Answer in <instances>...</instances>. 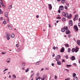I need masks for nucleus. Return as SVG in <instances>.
Returning a JSON list of instances; mask_svg holds the SVG:
<instances>
[{"instance_id": "1", "label": "nucleus", "mask_w": 80, "mask_h": 80, "mask_svg": "<svg viewBox=\"0 0 80 80\" xmlns=\"http://www.w3.org/2000/svg\"><path fill=\"white\" fill-rule=\"evenodd\" d=\"M63 15L64 17H67L68 18H71L72 17V15L71 14H69V16H68V13H66L63 14Z\"/></svg>"}, {"instance_id": "2", "label": "nucleus", "mask_w": 80, "mask_h": 80, "mask_svg": "<svg viewBox=\"0 0 80 80\" xmlns=\"http://www.w3.org/2000/svg\"><path fill=\"white\" fill-rule=\"evenodd\" d=\"M5 38H6L8 40H10V34L9 33H7L6 34V36H4Z\"/></svg>"}, {"instance_id": "3", "label": "nucleus", "mask_w": 80, "mask_h": 80, "mask_svg": "<svg viewBox=\"0 0 80 80\" xmlns=\"http://www.w3.org/2000/svg\"><path fill=\"white\" fill-rule=\"evenodd\" d=\"M61 58V56L60 55H58L56 57L55 60L56 61H58V60H60Z\"/></svg>"}, {"instance_id": "4", "label": "nucleus", "mask_w": 80, "mask_h": 80, "mask_svg": "<svg viewBox=\"0 0 80 80\" xmlns=\"http://www.w3.org/2000/svg\"><path fill=\"white\" fill-rule=\"evenodd\" d=\"M68 27L67 26L66 27V34H68L69 33H70V31L69 30H68Z\"/></svg>"}, {"instance_id": "5", "label": "nucleus", "mask_w": 80, "mask_h": 80, "mask_svg": "<svg viewBox=\"0 0 80 80\" xmlns=\"http://www.w3.org/2000/svg\"><path fill=\"white\" fill-rule=\"evenodd\" d=\"M46 79H47V75H45L43 76V78H41L42 80H45Z\"/></svg>"}, {"instance_id": "6", "label": "nucleus", "mask_w": 80, "mask_h": 80, "mask_svg": "<svg viewBox=\"0 0 80 80\" xmlns=\"http://www.w3.org/2000/svg\"><path fill=\"white\" fill-rule=\"evenodd\" d=\"M69 25H70V26H72V25H73V22H72V20H69Z\"/></svg>"}, {"instance_id": "7", "label": "nucleus", "mask_w": 80, "mask_h": 80, "mask_svg": "<svg viewBox=\"0 0 80 80\" xmlns=\"http://www.w3.org/2000/svg\"><path fill=\"white\" fill-rule=\"evenodd\" d=\"M74 28L75 29V32H77L78 30V27H77V26H74Z\"/></svg>"}, {"instance_id": "8", "label": "nucleus", "mask_w": 80, "mask_h": 80, "mask_svg": "<svg viewBox=\"0 0 80 80\" xmlns=\"http://www.w3.org/2000/svg\"><path fill=\"white\" fill-rule=\"evenodd\" d=\"M75 17L74 18L73 20L74 21H75L76 20H77L78 18V15L77 14H76L75 15Z\"/></svg>"}, {"instance_id": "9", "label": "nucleus", "mask_w": 80, "mask_h": 80, "mask_svg": "<svg viewBox=\"0 0 80 80\" xmlns=\"http://www.w3.org/2000/svg\"><path fill=\"white\" fill-rule=\"evenodd\" d=\"M70 59L71 60H75V57L74 56H72L71 58Z\"/></svg>"}, {"instance_id": "10", "label": "nucleus", "mask_w": 80, "mask_h": 80, "mask_svg": "<svg viewBox=\"0 0 80 80\" xmlns=\"http://www.w3.org/2000/svg\"><path fill=\"white\" fill-rule=\"evenodd\" d=\"M78 50H79V48L78 47H76V48H75V52H78Z\"/></svg>"}, {"instance_id": "11", "label": "nucleus", "mask_w": 80, "mask_h": 80, "mask_svg": "<svg viewBox=\"0 0 80 80\" xmlns=\"http://www.w3.org/2000/svg\"><path fill=\"white\" fill-rule=\"evenodd\" d=\"M64 8L63 6H60L59 7V9L60 10H63V9H64Z\"/></svg>"}, {"instance_id": "12", "label": "nucleus", "mask_w": 80, "mask_h": 80, "mask_svg": "<svg viewBox=\"0 0 80 80\" xmlns=\"http://www.w3.org/2000/svg\"><path fill=\"white\" fill-rule=\"evenodd\" d=\"M57 63L58 65H61L62 62H61L59 61H57Z\"/></svg>"}, {"instance_id": "13", "label": "nucleus", "mask_w": 80, "mask_h": 80, "mask_svg": "<svg viewBox=\"0 0 80 80\" xmlns=\"http://www.w3.org/2000/svg\"><path fill=\"white\" fill-rule=\"evenodd\" d=\"M65 30H66V28L64 27V28L61 29V31L62 32H65Z\"/></svg>"}, {"instance_id": "14", "label": "nucleus", "mask_w": 80, "mask_h": 80, "mask_svg": "<svg viewBox=\"0 0 80 80\" xmlns=\"http://www.w3.org/2000/svg\"><path fill=\"white\" fill-rule=\"evenodd\" d=\"M64 51H65V49H64V48H61V49L60 50V52L61 53H63V52H64Z\"/></svg>"}, {"instance_id": "15", "label": "nucleus", "mask_w": 80, "mask_h": 80, "mask_svg": "<svg viewBox=\"0 0 80 80\" xmlns=\"http://www.w3.org/2000/svg\"><path fill=\"white\" fill-rule=\"evenodd\" d=\"M49 8V10H51L52 8V5L51 4H48Z\"/></svg>"}, {"instance_id": "16", "label": "nucleus", "mask_w": 80, "mask_h": 80, "mask_svg": "<svg viewBox=\"0 0 80 80\" xmlns=\"http://www.w3.org/2000/svg\"><path fill=\"white\" fill-rule=\"evenodd\" d=\"M77 44H78V45L80 46V40H78L77 42Z\"/></svg>"}, {"instance_id": "17", "label": "nucleus", "mask_w": 80, "mask_h": 80, "mask_svg": "<svg viewBox=\"0 0 80 80\" xmlns=\"http://www.w3.org/2000/svg\"><path fill=\"white\" fill-rule=\"evenodd\" d=\"M11 38H13L15 37V35L13 34H11Z\"/></svg>"}, {"instance_id": "18", "label": "nucleus", "mask_w": 80, "mask_h": 80, "mask_svg": "<svg viewBox=\"0 0 80 80\" xmlns=\"http://www.w3.org/2000/svg\"><path fill=\"white\" fill-rule=\"evenodd\" d=\"M62 3H65V0H61Z\"/></svg>"}, {"instance_id": "19", "label": "nucleus", "mask_w": 80, "mask_h": 80, "mask_svg": "<svg viewBox=\"0 0 80 80\" xmlns=\"http://www.w3.org/2000/svg\"><path fill=\"white\" fill-rule=\"evenodd\" d=\"M62 21H63V22H65V21L66 20V19L65 18H62Z\"/></svg>"}, {"instance_id": "20", "label": "nucleus", "mask_w": 80, "mask_h": 80, "mask_svg": "<svg viewBox=\"0 0 80 80\" xmlns=\"http://www.w3.org/2000/svg\"><path fill=\"white\" fill-rule=\"evenodd\" d=\"M39 62H40V61L37 62L36 63H35V65H38L40 64Z\"/></svg>"}, {"instance_id": "21", "label": "nucleus", "mask_w": 80, "mask_h": 80, "mask_svg": "<svg viewBox=\"0 0 80 80\" xmlns=\"http://www.w3.org/2000/svg\"><path fill=\"white\" fill-rule=\"evenodd\" d=\"M8 28H9V29L10 30H12V27H11V26H10V25H8Z\"/></svg>"}, {"instance_id": "22", "label": "nucleus", "mask_w": 80, "mask_h": 80, "mask_svg": "<svg viewBox=\"0 0 80 80\" xmlns=\"http://www.w3.org/2000/svg\"><path fill=\"white\" fill-rule=\"evenodd\" d=\"M74 80H78V78L77 77H75L74 78Z\"/></svg>"}, {"instance_id": "23", "label": "nucleus", "mask_w": 80, "mask_h": 80, "mask_svg": "<svg viewBox=\"0 0 80 80\" xmlns=\"http://www.w3.org/2000/svg\"><path fill=\"white\" fill-rule=\"evenodd\" d=\"M75 52V48H73L72 50V53H74V52Z\"/></svg>"}, {"instance_id": "24", "label": "nucleus", "mask_w": 80, "mask_h": 80, "mask_svg": "<svg viewBox=\"0 0 80 80\" xmlns=\"http://www.w3.org/2000/svg\"><path fill=\"white\" fill-rule=\"evenodd\" d=\"M66 66L67 67H68V68H69V67H72V65H66Z\"/></svg>"}, {"instance_id": "25", "label": "nucleus", "mask_w": 80, "mask_h": 80, "mask_svg": "<svg viewBox=\"0 0 80 80\" xmlns=\"http://www.w3.org/2000/svg\"><path fill=\"white\" fill-rule=\"evenodd\" d=\"M28 71H29V68H27V70H26L25 71L26 73H27V72H28Z\"/></svg>"}, {"instance_id": "26", "label": "nucleus", "mask_w": 80, "mask_h": 80, "mask_svg": "<svg viewBox=\"0 0 80 80\" xmlns=\"http://www.w3.org/2000/svg\"><path fill=\"white\" fill-rule=\"evenodd\" d=\"M65 45L66 47H69V45L68 44H65Z\"/></svg>"}, {"instance_id": "27", "label": "nucleus", "mask_w": 80, "mask_h": 80, "mask_svg": "<svg viewBox=\"0 0 80 80\" xmlns=\"http://www.w3.org/2000/svg\"><path fill=\"white\" fill-rule=\"evenodd\" d=\"M0 3L1 5L2 6V7H5V6H4V4L3 3V2H0Z\"/></svg>"}, {"instance_id": "28", "label": "nucleus", "mask_w": 80, "mask_h": 80, "mask_svg": "<svg viewBox=\"0 0 80 80\" xmlns=\"http://www.w3.org/2000/svg\"><path fill=\"white\" fill-rule=\"evenodd\" d=\"M22 67H25V62H23L22 63Z\"/></svg>"}, {"instance_id": "29", "label": "nucleus", "mask_w": 80, "mask_h": 80, "mask_svg": "<svg viewBox=\"0 0 80 80\" xmlns=\"http://www.w3.org/2000/svg\"><path fill=\"white\" fill-rule=\"evenodd\" d=\"M12 77H14V78H17V77H16V76H15V74H13L12 75Z\"/></svg>"}, {"instance_id": "30", "label": "nucleus", "mask_w": 80, "mask_h": 80, "mask_svg": "<svg viewBox=\"0 0 80 80\" xmlns=\"http://www.w3.org/2000/svg\"><path fill=\"white\" fill-rule=\"evenodd\" d=\"M34 75H35L34 73L32 74V75L30 76V78H32V77L34 76Z\"/></svg>"}, {"instance_id": "31", "label": "nucleus", "mask_w": 80, "mask_h": 80, "mask_svg": "<svg viewBox=\"0 0 80 80\" xmlns=\"http://www.w3.org/2000/svg\"><path fill=\"white\" fill-rule=\"evenodd\" d=\"M3 24H4V25L7 24V22H6V21H3Z\"/></svg>"}, {"instance_id": "32", "label": "nucleus", "mask_w": 80, "mask_h": 80, "mask_svg": "<svg viewBox=\"0 0 80 80\" xmlns=\"http://www.w3.org/2000/svg\"><path fill=\"white\" fill-rule=\"evenodd\" d=\"M76 76V74L75 73H73V77H75Z\"/></svg>"}, {"instance_id": "33", "label": "nucleus", "mask_w": 80, "mask_h": 80, "mask_svg": "<svg viewBox=\"0 0 80 80\" xmlns=\"http://www.w3.org/2000/svg\"><path fill=\"white\" fill-rule=\"evenodd\" d=\"M5 16H6V17H7V16H8V13L7 12L5 13Z\"/></svg>"}, {"instance_id": "34", "label": "nucleus", "mask_w": 80, "mask_h": 80, "mask_svg": "<svg viewBox=\"0 0 80 80\" xmlns=\"http://www.w3.org/2000/svg\"><path fill=\"white\" fill-rule=\"evenodd\" d=\"M9 8V9H11L12 8V5H10Z\"/></svg>"}, {"instance_id": "35", "label": "nucleus", "mask_w": 80, "mask_h": 80, "mask_svg": "<svg viewBox=\"0 0 80 80\" xmlns=\"http://www.w3.org/2000/svg\"><path fill=\"white\" fill-rule=\"evenodd\" d=\"M7 22H10V20H9V18H7Z\"/></svg>"}, {"instance_id": "36", "label": "nucleus", "mask_w": 80, "mask_h": 80, "mask_svg": "<svg viewBox=\"0 0 80 80\" xmlns=\"http://www.w3.org/2000/svg\"><path fill=\"white\" fill-rule=\"evenodd\" d=\"M68 53H70V48H69L68 49Z\"/></svg>"}, {"instance_id": "37", "label": "nucleus", "mask_w": 80, "mask_h": 80, "mask_svg": "<svg viewBox=\"0 0 80 80\" xmlns=\"http://www.w3.org/2000/svg\"><path fill=\"white\" fill-rule=\"evenodd\" d=\"M45 69L46 70H49V68H45Z\"/></svg>"}, {"instance_id": "38", "label": "nucleus", "mask_w": 80, "mask_h": 80, "mask_svg": "<svg viewBox=\"0 0 80 80\" xmlns=\"http://www.w3.org/2000/svg\"><path fill=\"white\" fill-rule=\"evenodd\" d=\"M65 9H66V10L67 9V8H68V7L67 6H65L64 7Z\"/></svg>"}, {"instance_id": "39", "label": "nucleus", "mask_w": 80, "mask_h": 80, "mask_svg": "<svg viewBox=\"0 0 80 80\" xmlns=\"http://www.w3.org/2000/svg\"><path fill=\"white\" fill-rule=\"evenodd\" d=\"M11 60V58H8L7 59V60Z\"/></svg>"}, {"instance_id": "40", "label": "nucleus", "mask_w": 80, "mask_h": 80, "mask_svg": "<svg viewBox=\"0 0 80 80\" xmlns=\"http://www.w3.org/2000/svg\"><path fill=\"white\" fill-rule=\"evenodd\" d=\"M57 19H61V17H58L57 18Z\"/></svg>"}, {"instance_id": "41", "label": "nucleus", "mask_w": 80, "mask_h": 80, "mask_svg": "<svg viewBox=\"0 0 80 80\" xmlns=\"http://www.w3.org/2000/svg\"><path fill=\"white\" fill-rule=\"evenodd\" d=\"M64 57H65L66 58H67H67H68V56L67 55L65 56Z\"/></svg>"}, {"instance_id": "42", "label": "nucleus", "mask_w": 80, "mask_h": 80, "mask_svg": "<svg viewBox=\"0 0 80 80\" xmlns=\"http://www.w3.org/2000/svg\"><path fill=\"white\" fill-rule=\"evenodd\" d=\"M16 45L17 47H18V46H19V44H16Z\"/></svg>"}, {"instance_id": "43", "label": "nucleus", "mask_w": 80, "mask_h": 80, "mask_svg": "<svg viewBox=\"0 0 80 80\" xmlns=\"http://www.w3.org/2000/svg\"><path fill=\"white\" fill-rule=\"evenodd\" d=\"M54 78L55 79H57V76L55 75L54 76Z\"/></svg>"}, {"instance_id": "44", "label": "nucleus", "mask_w": 80, "mask_h": 80, "mask_svg": "<svg viewBox=\"0 0 80 80\" xmlns=\"http://www.w3.org/2000/svg\"><path fill=\"white\" fill-rule=\"evenodd\" d=\"M65 70H66L67 72H68L69 70H68V69H65Z\"/></svg>"}, {"instance_id": "45", "label": "nucleus", "mask_w": 80, "mask_h": 80, "mask_svg": "<svg viewBox=\"0 0 80 80\" xmlns=\"http://www.w3.org/2000/svg\"><path fill=\"white\" fill-rule=\"evenodd\" d=\"M73 65L74 66H76L77 65V64H76V63H73Z\"/></svg>"}, {"instance_id": "46", "label": "nucleus", "mask_w": 80, "mask_h": 80, "mask_svg": "<svg viewBox=\"0 0 80 80\" xmlns=\"http://www.w3.org/2000/svg\"><path fill=\"white\" fill-rule=\"evenodd\" d=\"M39 75H40V73H39V72H38L37 74V76H39Z\"/></svg>"}, {"instance_id": "47", "label": "nucleus", "mask_w": 80, "mask_h": 80, "mask_svg": "<svg viewBox=\"0 0 80 80\" xmlns=\"http://www.w3.org/2000/svg\"><path fill=\"white\" fill-rule=\"evenodd\" d=\"M53 50H55V49H56V48H55V47L54 46L53 48Z\"/></svg>"}, {"instance_id": "48", "label": "nucleus", "mask_w": 80, "mask_h": 80, "mask_svg": "<svg viewBox=\"0 0 80 80\" xmlns=\"http://www.w3.org/2000/svg\"><path fill=\"white\" fill-rule=\"evenodd\" d=\"M68 38H70L71 37V35L69 34L68 35Z\"/></svg>"}, {"instance_id": "49", "label": "nucleus", "mask_w": 80, "mask_h": 80, "mask_svg": "<svg viewBox=\"0 0 80 80\" xmlns=\"http://www.w3.org/2000/svg\"><path fill=\"white\" fill-rule=\"evenodd\" d=\"M2 54L3 55H5V53L4 52H2Z\"/></svg>"}, {"instance_id": "50", "label": "nucleus", "mask_w": 80, "mask_h": 80, "mask_svg": "<svg viewBox=\"0 0 80 80\" xmlns=\"http://www.w3.org/2000/svg\"><path fill=\"white\" fill-rule=\"evenodd\" d=\"M67 80H70V78H68L67 79H66Z\"/></svg>"}, {"instance_id": "51", "label": "nucleus", "mask_w": 80, "mask_h": 80, "mask_svg": "<svg viewBox=\"0 0 80 80\" xmlns=\"http://www.w3.org/2000/svg\"><path fill=\"white\" fill-rule=\"evenodd\" d=\"M0 20H3V17H2L1 18H0Z\"/></svg>"}, {"instance_id": "52", "label": "nucleus", "mask_w": 80, "mask_h": 80, "mask_svg": "<svg viewBox=\"0 0 80 80\" xmlns=\"http://www.w3.org/2000/svg\"><path fill=\"white\" fill-rule=\"evenodd\" d=\"M61 12V11H60V10H58V12L59 13H60Z\"/></svg>"}, {"instance_id": "53", "label": "nucleus", "mask_w": 80, "mask_h": 80, "mask_svg": "<svg viewBox=\"0 0 80 80\" xmlns=\"http://www.w3.org/2000/svg\"><path fill=\"white\" fill-rule=\"evenodd\" d=\"M65 62V60L64 59H62V62Z\"/></svg>"}, {"instance_id": "54", "label": "nucleus", "mask_w": 80, "mask_h": 80, "mask_svg": "<svg viewBox=\"0 0 80 80\" xmlns=\"http://www.w3.org/2000/svg\"><path fill=\"white\" fill-rule=\"evenodd\" d=\"M36 80H38V77H37L36 78Z\"/></svg>"}, {"instance_id": "55", "label": "nucleus", "mask_w": 80, "mask_h": 80, "mask_svg": "<svg viewBox=\"0 0 80 80\" xmlns=\"http://www.w3.org/2000/svg\"><path fill=\"white\" fill-rule=\"evenodd\" d=\"M22 70H25L24 68H22Z\"/></svg>"}, {"instance_id": "56", "label": "nucleus", "mask_w": 80, "mask_h": 80, "mask_svg": "<svg viewBox=\"0 0 80 80\" xmlns=\"http://www.w3.org/2000/svg\"><path fill=\"white\" fill-rule=\"evenodd\" d=\"M2 13V10L0 9V14Z\"/></svg>"}, {"instance_id": "57", "label": "nucleus", "mask_w": 80, "mask_h": 80, "mask_svg": "<svg viewBox=\"0 0 80 80\" xmlns=\"http://www.w3.org/2000/svg\"><path fill=\"white\" fill-rule=\"evenodd\" d=\"M36 17L37 18H38L39 17V16L37 15V16H36Z\"/></svg>"}, {"instance_id": "58", "label": "nucleus", "mask_w": 80, "mask_h": 80, "mask_svg": "<svg viewBox=\"0 0 80 80\" xmlns=\"http://www.w3.org/2000/svg\"><path fill=\"white\" fill-rule=\"evenodd\" d=\"M49 28H51V25H50V24H49Z\"/></svg>"}, {"instance_id": "59", "label": "nucleus", "mask_w": 80, "mask_h": 80, "mask_svg": "<svg viewBox=\"0 0 80 80\" xmlns=\"http://www.w3.org/2000/svg\"><path fill=\"white\" fill-rule=\"evenodd\" d=\"M10 60H9L7 61V63H10Z\"/></svg>"}, {"instance_id": "60", "label": "nucleus", "mask_w": 80, "mask_h": 80, "mask_svg": "<svg viewBox=\"0 0 80 80\" xmlns=\"http://www.w3.org/2000/svg\"><path fill=\"white\" fill-rule=\"evenodd\" d=\"M38 79H41V78H40V77H38Z\"/></svg>"}, {"instance_id": "61", "label": "nucleus", "mask_w": 80, "mask_h": 80, "mask_svg": "<svg viewBox=\"0 0 80 80\" xmlns=\"http://www.w3.org/2000/svg\"><path fill=\"white\" fill-rule=\"evenodd\" d=\"M52 66H54V63H52Z\"/></svg>"}, {"instance_id": "62", "label": "nucleus", "mask_w": 80, "mask_h": 80, "mask_svg": "<svg viewBox=\"0 0 80 80\" xmlns=\"http://www.w3.org/2000/svg\"><path fill=\"white\" fill-rule=\"evenodd\" d=\"M66 5H67V6H68V7H69V4H67Z\"/></svg>"}, {"instance_id": "63", "label": "nucleus", "mask_w": 80, "mask_h": 80, "mask_svg": "<svg viewBox=\"0 0 80 80\" xmlns=\"http://www.w3.org/2000/svg\"><path fill=\"white\" fill-rule=\"evenodd\" d=\"M11 77H12V76L11 75H9V76L8 77L9 78H11Z\"/></svg>"}, {"instance_id": "64", "label": "nucleus", "mask_w": 80, "mask_h": 80, "mask_svg": "<svg viewBox=\"0 0 80 80\" xmlns=\"http://www.w3.org/2000/svg\"><path fill=\"white\" fill-rule=\"evenodd\" d=\"M78 26H79V27H80V22H79V23H78Z\"/></svg>"}]
</instances>
